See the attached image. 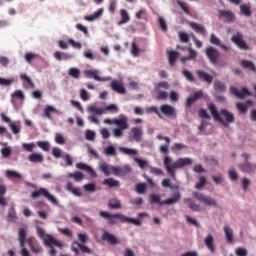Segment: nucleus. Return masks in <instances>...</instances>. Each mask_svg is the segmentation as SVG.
<instances>
[{
    "mask_svg": "<svg viewBox=\"0 0 256 256\" xmlns=\"http://www.w3.org/2000/svg\"><path fill=\"white\" fill-rule=\"evenodd\" d=\"M99 215L102 217V219H105L109 225H117V220L121 221V223H130L132 225H135L136 227H141L143 225V222H141V219L143 217H149V214L147 212H140L137 215V219L127 217L121 213L111 214L107 211H100Z\"/></svg>",
    "mask_w": 256,
    "mask_h": 256,
    "instance_id": "1",
    "label": "nucleus"
},
{
    "mask_svg": "<svg viewBox=\"0 0 256 256\" xmlns=\"http://www.w3.org/2000/svg\"><path fill=\"white\" fill-rule=\"evenodd\" d=\"M37 229V233H38V237H40V239H42L44 241V245H46V247H50V255L55 256L57 255V250H55L53 248V245L55 247H59L60 249H63V244H61L59 241H57L55 238H53L50 234H47L45 232V229L41 228V227H36Z\"/></svg>",
    "mask_w": 256,
    "mask_h": 256,
    "instance_id": "2",
    "label": "nucleus"
},
{
    "mask_svg": "<svg viewBox=\"0 0 256 256\" xmlns=\"http://www.w3.org/2000/svg\"><path fill=\"white\" fill-rule=\"evenodd\" d=\"M41 196L48 199V201H50V203H53V205H59V200H57L55 196L51 195L49 191H47V189L45 188H39L38 191H34L31 194L32 199H37Z\"/></svg>",
    "mask_w": 256,
    "mask_h": 256,
    "instance_id": "3",
    "label": "nucleus"
},
{
    "mask_svg": "<svg viewBox=\"0 0 256 256\" xmlns=\"http://www.w3.org/2000/svg\"><path fill=\"white\" fill-rule=\"evenodd\" d=\"M192 196L200 203H204L208 207H217V201L201 192H193Z\"/></svg>",
    "mask_w": 256,
    "mask_h": 256,
    "instance_id": "4",
    "label": "nucleus"
},
{
    "mask_svg": "<svg viewBox=\"0 0 256 256\" xmlns=\"http://www.w3.org/2000/svg\"><path fill=\"white\" fill-rule=\"evenodd\" d=\"M232 43L238 47L241 51H247L249 49V45L245 42L243 33L237 32L235 35L231 37Z\"/></svg>",
    "mask_w": 256,
    "mask_h": 256,
    "instance_id": "5",
    "label": "nucleus"
},
{
    "mask_svg": "<svg viewBox=\"0 0 256 256\" xmlns=\"http://www.w3.org/2000/svg\"><path fill=\"white\" fill-rule=\"evenodd\" d=\"M112 169V175H115L116 177H125L126 175H129L133 169L129 164H125L123 166H114Z\"/></svg>",
    "mask_w": 256,
    "mask_h": 256,
    "instance_id": "6",
    "label": "nucleus"
},
{
    "mask_svg": "<svg viewBox=\"0 0 256 256\" xmlns=\"http://www.w3.org/2000/svg\"><path fill=\"white\" fill-rule=\"evenodd\" d=\"M205 53L212 65H216L221 57V52H219L215 47H208Z\"/></svg>",
    "mask_w": 256,
    "mask_h": 256,
    "instance_id": "7",
    "label": "nucleus"
},
{
    "mask_svg": "<svg viewBox=\"0 0 256 256\" xmlns=\"http://www.w3.org/2000/svg\"><path fill=\"white\" fill-rule=\"evenodd\" d=\"M238 168L242 173H247V175H250L251 177L256 175V163L242 162L238 165Z\"/></svg>",
    "mask_w": 256,
    "mask_h": 256,
    "instance_id": "8",
    "label": "nucleus"
},
{
    "mask_svg": "<svg viewBox=\"0 0 256 256\" xmlns=\"http://www.w3.org/2000/svg\"><path fill=\"white\" fill-rule=\"evenodd\" d=\"M25 237H26V232L24 228H20L18 232V241H19V247L21 248V255L22 256H31L29 253V250L25 248Z\"/></svg>",
    "mask_w": 256,
    "mask_h": 256,
    "instance_id": "9",
    "label": "nucleus"
},
{
    "mask_svg": "<svg viewBox=\"0 0 256 256\" xmlns=\"http://www.w3.org/2000/svg\"><path fill=\"white\" fill-rule=\"evenodd\" d=\"M229 90L231 95H234L237 99H246V97H251V92L247 88H242V90L239 91L235 86H230Z\"/></svg>",
    "mask_w": 256,
    "mask_h": 256,
    "instance_id": "10",
    "label": "nucleus"
},
{
    "mask_svg": "<svg viewBox=\"0 0 256 256\" xmlns=\"http://www.w3.org/2000/svg\"><path fill=\"white\" fill-rule=\"evenodd\" d=\"M129 118L125 114H120L118 118H114V125H117L118 129H129Z\"/></svg>",
    "mask_w": 256,
    "mask_h": 256,
    "instance_id": "11",
    "label": "nucleus"
},
{
    "mask_svg": "<svg viewBox=\"0 0 256 256\" xmlns=\"http://www.w3.org/2000/svg\"><path fill=\"white\" fill-rule=\"evenodd\" d=\"M219 19H222L224 23H233L235 21V13L231 10H219Z\"/></svg>",
    "mask_w": 256,
    "mask_h": 256,
    "instance_id": "12",
    "label": "nucleus"
},
{
    "mask_svg": "<svg viewBox=\"0 0 256 256\" xmlns=\"http://www.w3.org/2000/svg\"><path fill=\"white\" fill-rule=\"evenodd\" d=\"M129 139L136 141V143H141L143 139V130L139 127H133L129 133Z\"/></svg>",
    "mask_w": 256,
    "mask_h": 256,
    "instance_id": "13",
    "label": "nucleus"
},
{
    "mask_svg": "<svg viewBox=\"0 0 256 256\" xmlns=\"http://www.w3.org/2000/svg\"><path fill=\"white\" fill-rule=\"evenodd\" d=\"M110 87L112 91L119 93V95H125L127 93V89H125V86H123V81L121 80H113L110 83Z\"/></svg>",
    "mask_w": 256,
    "mask_h": 256,
    "instance_id": "14",
    "label": "nucleus"
},
{
    "mask_svg": "<svg viewBox=\"0 0 256 256\" xmlns=\"http://www.w3.org/2000/svg\"><path fill=\"white\" fill-rule=\"evenodd\" d=\"M208 108L215 121H219V123H222V125H227V122H225V120L222 119L221 112L217 110V106H215V104L210 103L208 105Z\"/></svg>",
    "mask_w": 256,
    "mask_h": 256,
    "instance_id": "15",
    "label": "nucleus"
},
{
    "mask_svg": "<svg viewBox=\"0 0 256 256\" xmlns=\"http://www.w3.org/2000/svg\"><path fill=\"white\" fill-rule=\"evenodd\" d=\"M189 165H193V160L191 158H179L173 163V168L175 169H183V167H187Z\"/></svg>",
    "mask_w": 256,
    "mask_h": 256,
    "instance_id": "16",
    "label": "nucleus"
},
{
    "mask_svg": "<svg viewBox=\"0 0 256 256\" xmlns=\"http://www.w3.org/2000/svg\"><path fill=\"white\" fill-rule=\"evenodd\" d=\"M161 113L165 115L166 117H177L176 110L173 106L169 104H164L160 107Z\"/></svg>",
    "mask_w": 256,
    "mask_h": 256,
    "instance_id": "17",
    "label": "nucleus"
},
{
    "mask_svg": "<svg viewBox=\"0 0 256 256\" xmlns=\"http://www.w3.org/2000/svg\"><path fill=\"white\" fill-rule=\"evenodd\" d=\"M220 117H224V123L223 124L225 127H227L229 125V123H235V116L233 115V113L229 112V110L227 109H222L220 111Z\"/></svg>",
    "mask_w": 256,
    "mask_h": 256,
    "instance_id": "18",
    "label": "nucleus"
},
{
    "mask_svg": "<svg viewBox=\"0 0 256 256\" xmlns=\"http://www.w3.org/2000/svg\"><path fill=\"white\" fill-rule=\"evenodd\" d=\"M171 161V157L165 156L163 163L168 175H170L172 179H175V168H173V164L171 165Z\"/></svg>",
    "mask_w": 256,
    "mask_h": 256,
    "instance_id": "19",
    "label": "nucleus"
},
{
    "mask_svg": "<svg viewBox=\"0 0 256 256\" xmlns=\"http://www.w3.org/2000/svg\"><path fill=\"white\" fill-rule=\"evenodd\" d=\"M196 75L200 79V81H203L204 83H207L208 85H211L213 83V76L208 74L207 72L203 70H197Z\"/></svg>",
    "mask_w": 256,
    "mask_h": 256,
    "instance_id": "20",
    "label": "nucleus"
},
{
    "mask_svg": "<svg viewBox=\"0 0 256 256\" xmlns=\"http://www.w3.org/2000/svg\"><path fill=\"white\" fill-rule=\"evenodd\" d=\"M102 241H107L109 245H119V239L107 231L102 234Z\"/></svg>",
    "mask_w": 256,
    "mask_h": 256,
    "instance_id": "21",
    "label": "nucleus"
},
{
    "mask_svg": "<svg viewBox=\"0 0 256 256\" xmlns=\"http://www.w3.org/2000/svg\"><path fill=\"white\" fill-rule=\"evenodd\" d=\"M189 26L196 33H200V35H207V28H205V26L198 24L197 22H189Z\"/></svg>",
    "mask_w": 256,
    "mask_h": 256,
    "instance_id": "22",
    "label": "nucleus"
},
{
    "mask_svg": "<svg viewBox=\"0 0 256 256\" xmlns=\"http://www.w3.org/2000/svg\"><path fill=\"white\" fill-rule=\"evenodd\" d=\"M76 168L81 169L82 171H87V173H89V175H91L92 177H97V172H95V170L93 168H91V166H89L83 162L77 163Z\"/></svg>",
    "mask_w": 256,
    "mask_h": 256,
    "instance_id": "23",
    "label": "nucleus"
},
{
    "mask_svg": "<svg viewBox=\"0 0 256 256\" xmlns=\"http://www.w3.org/2000/svg\"><path fill=\"white\" fill-rule=\"evenodd\" d=\"M25 243H27L33 253H41V250L37 248V240L34 237L25 238Z\"/></svg>",
    "mask_w": 256,
    "mask_h": 256,
    "instance_id": "24",
    "label": "nucleus"
},
{
    "mask_svg": "<svg viewBox=\"0 0 256 256\" xmlns=\"http://www.w3.org/2000/svg\"><path fill=\"white\" fill-rule=\"evenodd\" d=\"M179 201H181V193L177 191L174 193V196L172 198H168L162 201L161 205H175V203H179Z\"/></svg>",
    "mask_w": 256,
    "mask_h": 256,
    "instance_id": "25",
    "label": "nucleus"
},
{
    "mask_svg": "<svg viewBox=\"0 0 256 256\" xmlns=\"http://www.w3.org/2000/svg\"><path fill=\"white\" fill-rule=\"evenodd\" d=\"M28 160L30 163H43L45 161V157H43V154L33 152L28 156Z\"/></svg>",
    "mask_w": 256,
    "mask_h": 256,
    "instance_id": "26",
    "label": "nucleus"
},
{
    "mask_svg": "<svg viewBox=\"0 0 256 256\" xmlns=\"http://www.w3.org/2000/svg\"><path fill=\"white\" fill-rule=\"evenodd\" d=\"M104 11L105 10L103 8H100L97 11H95L93 14L89 16H85L84 19L85 21H89V22L97 21V19H100V17L103 16Z\"/></svg>",
    "mask_w": 256,
    "mask_h": 256,
    "instance_id": "27",
    "label": "nucleus"
},
{
    "mask_svg": "<svg viewBox=\"0 0 256 256\" xmlns=\"http://www.w3.org/2000/svg\"><path fill=\"white\" fill-rule=\"evenodd\" d=\"M188 53V56H184L180 59L181 63H186L187 61H195L199 55L197 51L193 50V48H188Z\"/></svg>",
    "mask_w": 256,
    "mask_h": 256,
    "instance_id": "28",
    "label": "nucleus"
},
{
    "mask_svg": "<svg viewBox=\"0 0 256 256\" xmlns=\"http://www.w3.org/2000/svg\"><path fill=\"white\" fill-rule=\"evenodd\" d=\"M83 75L86 79H94V81L99 80V70L97 69L85 70L83 71Z\"/></svg>",
    "mask_w": 256,
    "mask_h": 256,
    "instance_id": "29",
    "label": "nucleus"
},
{
    "mask_svg": "<svg viewBox=\"0 0 256 256\" xmlns=\"http://www.w3.org/2000/svg\"><path fill=\"white\" fill-rule=\"evenodd\" d=\"M225 239L227 243H233L234 241V236H233V228H231L229 225H225L223 227Z\"/></svg>",
    "mask_w": 256,
    "mask_h": 256,
    "instance_id": "30",
    "label": "nucleus"
},
{
    "mask_svg": "<svg viewBox=\"0 0 256 256\" xmlns=\"http://www.w3.org/2000/svg\"><path fill=\"white\" fill-rule=\"evenodd\" d=\"M87 113L90 115H105V110L104 108H97L95 105H89L86 108Z\"/></svg>",
    "mask_w": 256,
    "mask_h": 256,
    "instance_id": "31",
    "label": "nucleus"
},
{
    "mask_svg": "<svg viewBox=\"0 0 256 256\" xmlns=\"http://www.w3.org/2000/svg\"><path fill=\"white\" fill-rule=\"evenodd\" d=\"M118 150L123 155H128V157H132L133 155H139V150L135 148H127V147L120 146Z\"/></svg>",
    "mask_w": 256,
    "mask_h": 256,
    "instance_id": "32",
    "label": "nucleus"
},
{
    "mask_svg": "<svg viewBox=\"0 0 256 256\" xmlns=\"http://www.w3.org/2000/svg\"><path fill=\"white\" fill-rule=\"evenodd\" d=\"M214 238L212 234H207L204 239V244L206 245L207 249L211 251V253H215V244H213Z\"/></svg>",
    "mask_w": 256,
    "mask_h": 256,
    "instance_id": "33",
    "label": "nucleus"
},
{
    "mask_svg": "<svg viewBox=\"0 0 256 256\" xmlns=\"http://www.w3.org/2000/svg\"><path fill=\"white\" fill-rule=\"evenodd\" d=\"M120 16H121V21L117 23V25H125L126 23H129L131 21V17L129 16V13L125 9L120 10Z\"/></svg>",
    "mask_w": 256,
    "mask_h": 256,
    "instance_id": "34",
    "label": "nucleus"
},
{
    "mask_svg": "<svg viewBox=\"0 0 256 256\" xmlns=\"http://www.w3.org/2000/svg\"><path fill=\"white\" fill-rule=\"evenodd\" d=\"M240 65H242L244 69H249L250 71H252V73H256V66L253 61L244 59L241 60Z\"/></svg>",
    "mask_w": 256,
    "mask_h": 256,
    "instance_id": "35",
    "label": "nucleus"
},
{
    "mask_svg": "<svg viewBox=\"0 0 256 256\" xmlns=\"http://www.w3.org/2000/svg\"><path fill=\"white\" fill-rule=\"evenodd\" d=\"M103 153L106 157H117V148L113 145H109L103 149Z\"/></svg>",
    "mask_w": 256,
    "mask_h": 256,
    "instance_id": "36",
    "label": "nucleus"
},
{
    "mask_svg": "<svg viewBox=\"0 0 256 256\" xmlns=\"http://www.w3.org/2000/svg\"><path fill=\"white\" fill-rule=\"evenodd\" d=\"M213 88L216 93H225V91H227V86H225V83L219 80L214 81Z\"/></svg>",
    "mask_w": 256,
    "mask_h": 256,
    "instance_id": "37",
    "label": "nucleus"
},
{
    "mask_svg": "<svg viewBox=\"0 0 256 256\" xmlns=\"http://www.w3.org/2000/svg\"><path fill=\"white\" fill-rule=\"evenodd\" d=\"M113 165H109L107 163L100 164V171L105 175V177H109L111 173H113Z\"/></svg>",
    "mask_w": 256,
    "mask_h": 256,
    "instance_id": "38",
    "label": "nucleus"
},
{
    "mask_svg": "<svg viewBox=\"0 0 256 256\" xmlns=\"http://www.w3.org/2000/svg\"><path fill=\"white\" fill-rule=\"evenodd\" d=\"M17 212L15 211V206H12L9 208L8 210V221H10V223H17Z\"/></svg>",
    "mask_w": 256,
    "mask_h": 256,
    "instance_id": "39",
    "label": "nucleus"
},
{
    "mask_svg": "<svg viewBox=\"0 0 256 256\" xmlns=\"http://www.w3.org/2000/svg\"><path fill=\"white\" fill-rule=\"evenodd\" d=\"M9 127L14 135L21 133V122H10Z\"/></svg>",
    "mask_w": 256,
    "mask_h": 256,
    "instance_id": "40",
    "label": "nucleus"
},
{
    "mask_svg": "<svg viewBox=\"0 0 256 256\" xmlns=\"http://www.w3.org/2000/svg\"><path fill=\"white\" fill-rule=\"evenodd\" d=\"M5 173L8 179H23V175H21V173L16 172L14 170H6Z\"/></svg>",
    "mask_w": 256,
    "mask_h": 256,
    "instance_id": "41",
    "label": "nucleus"
},
{
    "mask_svg": "<svg viewBox=\"0 0 256 256\" xmlns=\"http://www.w3.org/2000/svg\"><path fill=\"white\" fill-rule=\"evenodd\" d=\"M69 77H72L73 79H80L81 77V70L78 68H70L68 70Z\"/></svg>",
    "mask_w": 256,
    "mask_h": 256,
    "instance_id": "42",
    "label": "nucleus"
},
{
    "mask_svg": "<svg viewBox=\"0 0 256 256\" xmlns=\"http://www.w3.org/2000/svg\"><path fill=\"white\" fill-rule=\"evenodd\" d=\"M103 185H107L108 187H119L120 183L114 178H107L103 181Z\"/></svg>",
    "mask_w": 256,
    "mask_h": 256,
    "instance_id": "43",
    "label": "nucleus"
},
{
    "mask_svg": "<svg viewBox=\"0 0 256 256\" xmlns=\"http://www.w3.org/2000/svg\"><path fill=\"white\" fill-rule=\"evenodd\" d=\"M84 191L87 193H95L97 191V184L87 183L83 186Z\"/></svg>",
    "mask_w": 256,
    "mask_h": 256,
    "instance_id": "44",
    "label": "nucleus"
},
{
    "mask_svg": "<svg viewBox=\"0 0 256 256\" xmlns=\"http://www.w3.org/2000/svg\"><path fill=\"white\" fill-rule=\"evenodd\" d=\"M177 57H179V52L169 51L168 52L169 64L170 65H175V61L177 60Z\"/></svg>",
    "mask_w": 256,
    "mask_h": 256,
    "instance_id": "45",
    "label": "nucleus"
},
{
    "mask_svg": "<svg viewBox=\"0 0 256 256\" xmlns=\"http://www.w3.org/2000/svg\"><path fill=\"white\" fill-rule=\"evenodd\" d=\"M52 113H59V110L55 109L53 106H47L44 110V117H47V119H51Z\"/></svg>",
    "mask_w": 256,
    "mask_h": 256,
    "instance_id": "46",
    "label": "nucleus"
},
{
    "mask_svg": "<svg viewBox=\"0 0 256 256\" xmlns=\"http://www.w3.org/2000/svg\"><path fill=\"white\" fill-rule=\"evenodd\" d=\"M134 161L141 169H145V167H151V165H149V161L147 160H142L140 158L134 157Z\"/></svg>",
    "mask_w": 256,
    "mask_h": 256,
    "instance_id": "47",
    "label": "nucleus"
},
{
    "mask_svg": "<svg viewBox=\"0 0 256 256\" xmlns=\"http://www.w3.org/2000/svg\"><path fill=\"white\" fill-rule=\"evenodd\" d=\"M108 206L110 209H121V202L117 199H110Z\"/></svg>",
    "mask_w": 256,
    "mask_h": 256,
    "instance_id": "48",
    "label": "nucleus"
},
{
    "mask_svg": "<svg viewBox=\"0 0 256 256\" xmlns=\"http://www.w3.org/2000/svg\"><path fill=\"white\" fill-rule=\"evenodd\" d=\"M240 11L243 15H245V17H251V7H249L248 5H240Z\"/></svg>",
    "mask_w": 256,
    "mask_h": 256,
    "instance_id": "49",
    "label": "nucleus"
},
{
    "mask_svg": "<svg viewBox=\"0 0 256 256\" xmlns=\"http://www.w3.org/2000/svg\"><path fill=\"white\" fill-rule=\"evenodd\" d=\"M83 57L84 59H88L89 61H95V55L93 54V50L91 49H86L83 52Z\"/></svg>",
    "mask_w": 256,
    "mask_h": 256,
    "instance_id": "50",
    "label": "nucleus"
},
{
    "mask_svg": "<svg viewBox=\"0 0 256 256\" xmlns=\"http://www.w3.org/2000/svg\"><path fill=\"white\" fill-rule=\"evenodd\" d=\"M11 153H13L11 147H5L1 149V155L4 157V159H9V157H11Z\"/></svg>",
    "mask_w": 256,
    "mask_h": 256,
    "instance_id": "51",
    "label": "nucleus"
},
{
    "mask_svg": "<svg viewBox=\"0 0 256 256\" xmlns=\"http://www.w3.org/2000/svg\"><path fill=\"white\" fill-rule=\"evenodd\" d=\"M182 75L190 83H193L195 81V77H193V74L188 70H182Z\"/></svg>",
    "mask_w": 256,
    "mask_h": 256,
    "instance_id": "52",
    "label": "nucleus"
},
{
    "mask_svg": "<svg viewBox=\"0 0 256 256\" xmlns=\"http://www.w3.org/2000/svg\"><path fill=\"white\" fill-rule=\"evenodd\" d=\"M14 80L13 79H5L3 77H0V86L1 87H11L13 85Z\"/></svg>",
    "mask_w": 256,
    "mask_h": 256,
    "instance_id": "53",
    "label": "nucleus"
},
{
    "mask_svg": "<svg viewBox=\"0 0 256 256\" xmlns=\"http://www.w3.org/2000/svg\"><path fill=\"white\" fill-rule=\"evenodd\" d=\"M150 203H157L158 205H161L163 201H161V195L158 194H151L150 195Z\"/></svg>",
    "mask_w": 256,
    "mask_h": 256,
    "instance_id": "54",
    "label": "nucleus"
},
{
    "mask_svg": "<svg viewBox=\"0 0 256 256\" xmlns=\"http://www.w3.org/2000/svg\"><path fill=\"white\" fill-rule=\"evenodd\" d=\"M55 143L58 145H65V136L61 133H56L55 135Z\"/></svg>",
    "mask_w": 256,
    "mask_h": 256,
    "instance_id": "55",
    "label": "nucleus"
},
{
    "mask_svg": "<svg viewBox=\"0 0 256 256\" xmlns=\"http://www.w3.org/2000/svg\"><path fill=\"white\" fill-rule=\"evenodd\" d=\"M130 53L134 57H139V47L135 42H132Z\"/></svg>",
    "mask_w": 256,
    "mask_h": 256,
    "instance_id": "56",
    "label": "nucleus"
},
{
    "mask_svg": "<svg viewBox=\"0 0 256 256\" xmlns=\"http://www.w3.org/2000/svg\"><path fill=\"white\" fill-rule=\"evenodd\" d=\"M95 131L92 130H86L85 131V137L87 141H95Z\"/></svg>",
    "mask_w": 256,
    "mask_h": 256,
    "instance_id": "57",
    "label": "nucleus"
},
{
    "mask_svg": "<svg viewBox=\"0 0 256 256\" xmlns=\"http://www.w3.org/2000/svg\"><path fill=\"white\" fill-rule=\"evenodd\" d=\"M112 133L115 139H121V137H123V129L121 128H114Z\"/></svg>",
    "mask_w": 256,
    "mask_h": 256,
    "instance_id": "58",
    "label": "nucleus"
},
{
    "mask_svg": "<svg viewBox=\"0 0 256 256\" xmlns=\"http://www.w3.org/2000/svg\"><path fill=\"white\" fill-rule=\"evenodd\" d=\"M248 251L247 249L243 248V247H238L235 250V255L237 256H247L248 255Z\"/></svg>",
    "mask_w": 256,
    "mask_h": 256,
    "instance_id": "59",
    "label": "nucleus"
},
{
    "mask_svg": "<svg viewBox=\"0 0 256 256\" xmlns=\"http://www.w3.org/2000/svg\"><path fill=\"white\" fill-rule=\"evenodd\" d=\"M38 147L42 149V151H49V142L47 141H38L37 142Z\"/></svg>",
    "mask_w": 256,
    "mask_h": 256,
    "instance_id": "60",
    "label": "nucleus"
},
{
    "mask_svg": "<svg viewBox=\"0 0 256 256\" xmlns=\"http://www.w3.org/2000/svg\"><path fill=\"white\" fill-rule=\"evenodd\" d=\"M186 221L190 225H194V227H198V228L201 227V224L199 223V221H197L196 219H194L190 216H186Z\"/></svg>",
    "mask_w": 256,
    "mask_h": 256,
    "instance_id": "61",
    "label": "nucleus"
},
{
    "mask_svg": "<svg viewBox=\"0 0 256 256\" xmlns=\"http://www.w3.org/2000/svg\"><path fill=\"white\" fill-rule=\"evenodd\" d=\"M81 247V243L74 241L71 246V251L75 253V255H79V249Z\"/></svg>",
    "mask_w": 256,
    "mask_h": 256,
    "instance_id": "62",
    "label": "nucleus"
},
{
    "mask_svg": "<svg viewBox=\"0 0 256 256\" xmlns=\"http://www.w3.org/2000/svg\"><path fill=\"white\" fill-rule=\"evenodd\" d=\"M147 189V184L145 183H139L136 185V191L140 195L143 194V192Z\"/></svg>",
    "mask_w": 256,
    "mask_h": 256,
    "instance_id": "63",
    "label": "nucleus"
},
{
    "mask_svg": "<svg viewBox=\"0 0 256 256\" xmlns=\"http://www.w3.org/2000/svg\"><path fill=\"white\" fill-rule=\"evenodd\" d=\"M149 169H150V173H152V175H163V170H161V168L149 166Z\"/></svg>",
    "mask_w": 256,
    "mask_h": 256,
    "instance_id": "64",
    "label": "nucleus"
}]
</instances>
